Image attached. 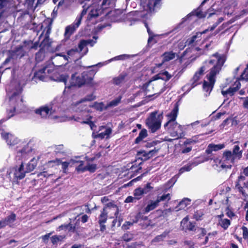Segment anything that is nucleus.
Instances as JSON below:
<instances>
[{"label":"nucleus","mask_w":248,"mask_h":248,"mask_svg":"<svg viewBox=\"0 0 248 248\" xmlns=\"http://www.w3.org/2000/svg\"><path fill=\"white\" fill-rule=\"evenodd\" d=\"M26 28L35 33L37 35L38 32L42 30V32L39 37V40L43 38V40L39 44V41L33 42V41H25L23 47L29 50H36L40 47L39 51L36 54V58L38 59L40 55L44 53L47 50L50 46L51 42L49 36L51 30V23L49 21H45L41 24H36L34 22H30L26 25Z\"/></svg>","instance_id":"nucleus-1"},{"label":"nucleus","mask_w":248,"mask_h":248,"mask_svg":"<svg viewBox=\"0 0 248 248\" xmlns=\"http://www.w3.org/2000/svg\"><path fill=\"white\" fill-rule=\"evenodd\" d=\"M25 84V82L24 81L15 79L11 81L7 88L9 105L11 108L8 110V119L13 116L16 111L20 112L24 108L23 99L21 94Z\"/></svg>","instance_id":"nucleus-2"},{"label":"nucleus","mask_w":248,"mask_h":248,"mask_svg":"<svg viewBox=\"0 0 248 248\" xmlns=\"http://www.w3.org/2000/svg\"><path fill=\"white\" fill-rule=\"evenodd\" d=\"M65 87L63 91L65 96L64 105L69 112H77L78 110V98L77 93L78 91V74H73L69 79L64 83Z\"/></svg>","instance_id":"nucleus-3"},{"label":"nucleus","mask_w":248,"mask_h":248,"mask_svg":"<svg viewBox=\"0 0 248 248\" xmlns=\"http://www.w3.org/2000/svg\"><path fill=\"white\" fill-rule=\"evenodd\" d=\"M224 57L222 55H220L218 53H216L212 55L209 60L206 61L203 63V65L200 68L199 70L195 73L193 78L190 81V84H188L184 87V88H187V90L189 91L192 88L195 87L198 84V81L200 79L202 76L204 74V72L209 68H211L214 66V65L217 64L220 60H224Z\"/></svg>","instance_id":"nucleus-4"},{"label":"nucleus","mask_w":248,"mask_h":248,"mask_svg":"<svg viewBox=\"0 0 248 248\" xmlns=\"http://www.w3.org/2000/svg\"><path fill=\"white\" fill-rule=\"evenodd\" d=\"M54 71V67L53 64H46L34 73L33 79H38L43 81H47L50 79L57 82L65 83L67 80L66 76L58 73L53 74Z\"/></svg>","instance_id":"nucleus-5"},{"label":"nucleus","mask_w":248,"mask_h":248,"mask_svg":"<svg viewBox=\"0 0 248 248\" xmlns=\"http://www.w3.org/2000/svg\"><path fill=\"white\" fill-rule=\"evenodd\" d=\"M65 96H57L52 102L51 106H45L35 110V113L42 118H46L53 114L61 111L64 109Z\"/></svg>","instance_id":"nucleus-6"},{"label":"nucleus","mask_w":248,"mask_h":248,"mask_svg":"<svg viewBox=\"0 0 248 248\" xmlns=\"http://www.w3.org/2000/svg\"><path fill=\"white\" fill-rule=\"evenodd\" d=\"M225 61V59L220 60L217 64L214 65V66L211 68L209 74L207 75L208 81H204L203 84V90L206 92V96L209 95L212 91L216 81V76L219 73Z\"/></svg>","instance_id":"nucleus-7"},{"label":"nucleus","mask_w":248,"mask_h":248,"mask_svg":"<svg viewBox=\"0 0 248 248\" xmlns=\"http://www.w3.org/2000/svg\"><path fill=\"white\" fill-rule=\"evenodd\" d=\"M156 78L155 77L153 78L151 80L152 84L157 83V86H154L155 94V97H156L163 92H164L167 88L170 87L168 85H165L166 81L169 80L172 76L167 71H164L162 73H159L156 76Z\"/></svg>","instance_id":"nucleus-8"},{"label":"nucleus","mask_w":248,"mask_h":248,"mask_svg":"<svg viewBox=\"0 0 248 248\" xmlns=\"http://www.w3.org/2000/svg\"><path fill=\"white\" fill-rule=\"evenodd\" d=\"M157 114V111L152 112L146 120V124L152 133L155 132L161 127L163 119L162 113Z\"/></svg>","instance_id":"nucleus-9"},{"label":"nucleus","mask_w":248,"mask_h":248,"mask_svg":"<svg viewBox=\"0 0 248 248\" xmlns=\"http://www.w3.org/2000/svg\"><path fill=\"white\" fill-rule=\"evenodd\" d=\"M140 1L141 4L142 5L144 10L146 11V13L145 14L144 12L135 11L130 12V15L144 17L147 13L154 11L156 8H158L160 6L161 0H140Z\"/></svg>","instance_id":"nucleus-10"},{"label":"nucleus","mask_w":248,"mask_h":248,"mask_svg":"<svg viewBox=\"0 0 248 248\" xmlns=\"http://www.w3.org/2000/svg\"><path fill=\"white\" fill-rule=\"evenodd\" d=\"M110 210L114 211V213L110 214V218H117L119 214V209L116 205L113 202H110L106 205V206L104 207L103 210L101 211L100 215L98 217V223H106L108 218V213L110 212Z\"/></svg>","instance_id":"nucleus-11"},{"label":"nucleus","mask_w":248,"mask_h":248,"mask_svg":"<svg viewBox=\"0 0 248 248\" xmlns=\"http://www.w3.org/2000/svg\"><path fill=\"white\" fill-rule=\"evenodd\" d=\"M101 156V154L98 153L93 157H86V162L81 160H78V171L86 170L93 173L97 169V165L94 161Z\"/></svg>","instance_id":"nucleus-12"},{"label":"nucleus","mask_w":248,"mask_h":248,"mask_svg":"<svg viewBox=\"0 0 248 248\" xmlns=\"http://www.w3.org/2000/svg\"><path fill=\"white\" fill-rule=\"evenodd\" d=\"M98 69H92L84 71L81 74V78L78 81V87L86 84L90 87H95L99 85V83L93 81L94 77Z\"/></svg>","instance_id":"nucleus-13"},{"label":"nucleus","mask_w":248,"mask_h":248,"mask_svg":"<svg viewBox=\"0 0 248 248\" xmlns=\"http://www.w3.org/2000/svg\"><path fill=\"white\" fill-rule=\"evenodd\" d=\"M164 127L169 130L173 131L171 132V135L175 139H179L181 137V133L182 132V127L179 124L175 121H168L164 124Z\"/></svg>","instance_id":"nucleus-14"},{"label":"nucleus","mask_w":248,"mask_h":248,"mask_svg":"<svg viewBox=\"0 0 248 248\" xmlns=\"http://www.w3.org/2000/svg\"><path fill=\"white\" fill-rule=\"evenodd\" d=\"M93 38L94 39L81 40L78 44V59L81 58L84 55H86L88 48L87 46L89 45L93 46L96 43V40L98 38L97 36H94Z\"/></svg>","instance_id":"nucleus-15"},{"label":"nucleus","mask_w":248,"mask_h":248,"mask_svg":"<svg viewBox=\"0 0 248 248\" xmlns=\"http://www.w3.org/2000/svg\"><path fill=\"white\" fill-rule=\"evenodd\" d=\"M235 159L232 155V152L226 151L224 152L221 160H220L219 164L222 169H231L232 164H233Z\"/></svg>","instance_id":"nucleus-16"},{"label":"nucleus","mask_w":248,"mask_h":248,"mask_svg":"<svg viewBox=\"0 0 248 248\" xmlns=\"http://www.w3.org/2000/svg\"><path fill=\"white\" fill-rule=\"evenodd\" d=\"M158 150L154 148V149L148 152L145 151H139L136 157L138 160H140L142 161H146L154 155L157 152Z\"/></svg>","instance_id":"nucleus-17"},{"label":"nucleus","mask_w":248,"mask_h":248,"mask_svg":"<svg viewBox=\"0 0 248 248\" xmlns=\"http://www.w3.org/2000/svg\"><path fill=\"white\" fill-rule=\"evenodd\" d=\"M157 83L152 84L151 80H150L148 82L144 84L142 87V91L145 93V95L148 98H150L152 96H155V89L154 88V86H157Z\"/></svg>","instance_id":"nucleus-18"},{"label":"nucleus","mask_w":248,"mask_h":248,"mask_svg":"<svg viewBox=\"0 0 248 248\" xmlns=\"http://www.w3.org/2000/svg\"><path fill=\"white\" fill-rule=\"evenodd\" d=\"M1 135L2 138L6 140L9 146H14L18 144L19 140L14 135L7 132H1Z\"/></svg>","instance_id":"nucleus-19"},{"label":"nucleus","mask_w":248,"mask_h":248,"mask_svg":"<svg viewBox=\"0 0 248 248\" xmlns=\"http://www.w3.org/2000/svg\"><path fill=\"white\" fill-rule=\"evenodd\" d=\"M188 216L184 217L181 221V227L183 230L193 231L195 230V222L188 221Z\"/></svg>","instance_id":"nucleus-20"},{"label":"nucleus","mask_w":248,"mask_h":248,"mask_svg":"<svg viewBox=\"0 0 248 248\" xmlns=\"http://www.w3.org/2000/svg\"><path fill=\"white\" fill-rule=\"evenodd\" d=\"M26 173L27 172L26 171L25 165L23 163H22L19 166H16L14 168V174L15 177L17 179H23L25 176Z\"/></svg>","instance_id":"nucleus-21"},{"label":"nucleus","mask_w":248,"mask_h":248,"mask_svg":"<svg viewBox=\"0 0 248 248\" xmlns=\"http://www.w3.org/2000/svg\"><path fill=\"white\" fill-rule=\"evenodd\" d=\"M240 86L241 83L240 81L237 80L234 82L233 85L232 87H230L228 90L226 91L222 90L221 93L224 96L227 94H229L230 95L232 96L240 88Z\"/></svg>","instance_id":"nucleus-22"},{"label":"nucleus","mask_w":248,"mask_h":248,"mask_svg":"<svg viewBox=\"0 0 248 248\" xmlns=\"http://www.w3.org/2000/svg\"><path fill=\"white\" fill-rule=\"evenodd\" d=\"M76 163V162L75 160L72 159L68 161L63 162L62 163V168L64 170H65L68 167H71ZM52 163L58 165L61 163V162L60 159H55L48 161L47 164L48 166H50Z\"/></svg>","instance_id":"nucleus-23"},{"label":"nucleus","mask_w":248,"mask_h":248,"mask_svg":"<svg viewBox=\"0 0 248 248\" xmlns=\"http://www.w3.org/2000/svg\"><path fill=\"white\" fill-rule=\"evenodd\" d=\"M208 31V29H206L202 32H198L190 38H188L186 42V46H192L194 43H197L201 39V36L202 34L205 33Z\"/></svg>","instance_id":"nucleus-24"},{"label":"nucleus","mask_w":248,"mask_h":248,"mask_svg":"<svg viewBox=\"0 0 248 248\" xmlns=\"http://www.w3.org/2000/svg\"><path fill=\"white\" fill-rule=\"evenodd\" d=\"M30 151L31 149L29 148L28 146H25L21 149H18L16 156V159L20 160L26 158L27 154Z\"/></svg>","instance_id":"nucleus-25"},{"label":"nucleus","mask_w":248,"mask_h":248,"mask_svg":"<svg viewBox=\"0 0 248 248\" xmlns=\"http://www.w3.org/2000/svg\"><path fill=\"white\" fill-rule=\"evenodd\" d=\"M78 27V21H75L73 24L67 26L65 28L64 36L66 38H69L70 36L76 31Z\"/></svg>","instance_id":"nucleus-26"},{"label":"nucleus","mask_w":248,"mask_h":248,"mask_svg":"<svg viewBox=\"0 0 248 248\" xmlns=\"http://www.w3.org/2000/svg\"><path fill=\"white\" fill-rule=\"evenodd\" d=\"M158 205L159 203L156 199L155 200H150L148 202L146 206L143 209V213H148L149 212L155 209Z\"/></svg>","instance_id":"nucleus-27"},{"label":"nucleus","mask_w":248,"mask_h":248,"mask_svg":"<svg viewBox=\"0 0 248 248\" xmlns=\"http://www.w3.org/2000/svg\"><path fill=\"white\" fill-rule=\"evenodd\" d=\"M102 129H105V131L98 134L95 136V138H99L101 139L104 138L108 139L109 138V135L112 132V129L110 128H106L105 126H102L100 127L99 130H101Z\"/></svg>","instance_id":"nucleus-28"},{"label":"nucleus","mask_w":248,"mask_h":248,"mask_svg":"<svg viewBox=\"0 0 248 248\" xmlns=\"http://www.w3.org/2000/svg\"><path fill=\"white\" fill-rule=\"evenodd\" d=\"M88 9L90 18L97 17L99 16L100 9H99L98 7H96V5H95L94 4L90 6H88Z\"/></svg>","instance_id":"nucleus-29"},{"label":"nucleus","mask_w":248,"mask_h":248,"mask_svg":"<svg viewBox=\"0 0 248 248\" xmlns=\"http://www.w3.org/2000/svg\"><path fill=\"white\" fill-rule=\"evenodd\" d=\"M225 145L223 144H210L206 150V153L207 154H210L213 151H217L224 148Z\"/></svg>","instance_id":"nucleus-30"},{"label":"nucleus","mask_w":248,"mask_h":248,"mask_svg":"<svg viewBox=\"0 0 248 248\" xmlns=\"http://www.w3.org/2000/svg\"><path fill=\"white\" fill-rule=\"evenodd\" d=\"M37 160L35 158L31 159L30 161L25 165L26 171L29 173L32 171L36 167Z\"/></svg>","instance_id":"nucleus-31"},{"label":"nucleus","mask_w":248,"mask_h":248,"mask_svg":"<svg viewBox=\"0 0 248 248\" xmlns=\"http://www.w3.org/2000/svg\"><path fill=\"white\" fill-rule=\"evenodd\" d=\"M191 200L188 198H184L182 201H181L178 205L175 207V210L178 211L180 210L185 209L187 206L190 204Z\"/></svg>","instance_id":"nucleus-32"},{"label":"nucleus","mask_w":248,"mask_h":248,"mask_svg":"<svg viewBox=\"0 0 248 248\" xmlns=\"http://www.w3.org/2000/svg\"><path fill=\"white\" fill-rule=\"evenodd\" d=\"M243 151L240 150V147L238 145L233 147L232 155L235 159H240L242 156Z\"/></svg>","instance_id":"nucleus-33"},{"label":"nucleus","mask_w":248,"mask_h":248,"mask_svg":"<svg viewBox=\"0 0 248 248\" xmlns=\"http://www.w3.org/2000/svg\"><path fill=\"white\" fill-rule=\"evenodd\" d=\"M178 107L175 105L171 111L167 115L168 121H175L178 115Z\"/></svg>","instance_id":"nucleus-34"},{"label":"nucleus","mask_w":248,"mask_h":248,"mask_svg":"<svg viewBox=\"0 0 248 248\" xmlns=\"http://www.w3.org/2000/svg\"><path fill=\"white\" fill-rule=\"evenodd\" d=\"M126 77V74L125 73H122L118 77L113 78V83L116 85H120L125 81V78Z\"/></svg>","instance_id":"nucleus-35"},{"label":"nucleus","mask_w":248,"mask_h":248,"mask_svg":"<svg viewBox=\"0 0 248 248\" xmlns=\"http://www.w3.org/2000/svg\"><path fill=\"white\" fill-rule=\"evenodd\" d=\"M76 228L75 226H73V225L70 223L68 224H63L57 228V231H61L62 230H68L69 231L73 232L75 231Z\"/></svg>","instance_id":"nucleus-36"},{"label":"nucleus","mask_w":248,"mask_h":248,"mask_svg":"<svg viewBox=\"0 0 248 248\" xmlns=\"http://www.w3.org/2000/svg\"><path fill=\"white\" fill-rule=\"evenodd\" d=\"M175 53L172 51L166 52L163 55V62H168L175 58Z\"/></svg>","instance_id":"nucleus-37"},{"label":"nucleus","mask_w":248,"mask_h":248,"mask_svg":"<svg viewBox=\"0 0 248 248\" xmlns=\"http://www.w3.org/2000/svg\"><path fill=\"white\" fill-rule=\"evenodd\" d=\"M147 136V131L145 129H142L139 134L138 137L135 139V143L136 144L139 143L143 139L145 138Z\"/></svg>","instance_id":"nucleus-38"},{"label":"nucleus","mask_w":248,"mask_h":248,"mask_svg":"<svg viewBox=\"0 0 248 248\" xmlns=\"http://www.w3.org/2000/svg\"><path fill=\"white\" fill-rule=\"evenodd\" d=\"M170 233L169 231H165L160 235L156 236L153 240V242H160L163 241L164 239Z\"/></svg>","instance_id":"nucleus-39"},{"label":"nucleus","mask_w":248,"mask_h":248,"mask_svg":"<svg viewBox=\"0 0 248 248\" xmlns=\"http://www.w3.org/2000/svg\"><path fill=\"white\" fill-rule=\"evenodd\" d=\"M64 237L63 235H54L50 238V239L53 245H57L59 242L63 240Z\"/></svg>","instance_id":"nucleus-40"},{"label":"nucleus","mask_w":248,"mask_h":248,"mask_svg":"<svg viewBox=\"0 0 248 248\" xmlns=\"http://www.w3.org/2000/svg\"><path fill=\"white\" fill-rule=\"evenodd\" d=\"M230 220L226 218H220L218 221V224L224 230H226L230 225Z\"/></svg>","instance_id":"nucleus-41"},{"label":"nucleus","mask_w":248,"mask_h":248,"mask_svg":"<svg viewBox=\"0 0 248 248\" xmlns=\"http://www.w3.org/2000/svg\"><path fill=\"white\" fill-rule=\"evenodd\" d=\"M145 25L146 27V29H147V31H148V33L149 36L148 40V44H150L152 43H156V41L154 40V37L156 36V35H154V33L151 31L148 27L147 24H145Z\"/></svg>","instance_id":"nucleus-42"},{"label":"nucleus","mask_w":248,"mask_h":248,"mask_svg":"<svg viewBox=\"0 0 248 248\" xmlns=\"http://www.w3.org/2000/svg\"><path fill=\"white\" fill-rule=\"evenodd\" d=\"M16 216L15 214H12L6 217L4 220L6 225H10L16 220Z\"/></svg>","instance_id":"nucleus-43"},{"label":"nucleus","mask_w":248,"mask_h":248,"mask_svg":"<svg viewBox=\"0 0 248 248\" xmlns=\"http://www.w3.org/2000/svg\"><path fill=\"white\" fill-rule=\"evenodd\" d=\"M129 58V56L127 54H123L121 55H119L117 56H116L112 59H109L108 60V61L106 62V63H108V62H111L113 61H119V60H123L126 59H128Z\"/></svg>","instance_id":"nucleus-44"},{"label":"nucleus","mask_w":248,"mask_h":248,"mask_svg":"<svg viewBox=\"0 0 248 248\" xmlns=\"http://www.w3.org/2000/svg\"><path fill=\"white\" fill-rule=\"evenodd\" d=\"M194 165L193 163H188L179 170V174H181L185 171H190Z\"/></svg>","instance_id":"nucleus-45"},{"label":"nucleus","mask_w":248,"mask_h":248,"mask_svg":"<svg viewBox=\"0 0 248 248\" xmlns=\"http://www.w3.org/2000/svg\"><path fill=\"white\" fill-rule=\"evenodd\" d=\"M141 189L142 193L144 195L150 193L153 190V187L151 186L150 183H148L143 187H141Z\"/></svg>","instance_id":"nucleus-46"},{"label":"nucleus","mask_w":248,"mask_h":248,"mask_svg":"<svg viewBox=\"0 0 248 248\" xmlns=\"http://www.w3.org/2000/svg\"><path fill=\"white\" fill-rule=\"evenodd\" d=\"M170 199V194H163L161 196H158L156 198V200L159 203L161 202L169 201Z\"/></svg>","instance_id":"nucleus-47"},{"label":"nucleus","mask_w":248,"mask_h":248,"mask_svg":"<svg viewBox=\"0 0 248 248\" xmlns=\"http://www.w3.org/2000/svg\"><path fill=\"white\" fill-rule=\"evenodd\" d=\"M143 195V194L142 193V192L141 191V187L137 188L134 190V196L136 198L137 200L140 199Z\"/></svg>","instance_id":"nucleus-48"},{"label":"nucleus","mask_w":248,"mask_h":248,"mask_svg":"<svg viewBox=\"0 0 248 248\" xmlns=\"http://www.w3.org/2000/svg\"><path fill=\"white\" fill-rule=\"evenodd\" d=\"M122 97L119 96L116 99L111 101L108 104V106L109 107L117 106L121 102Z\"/></svg>","instance_id":"nucleus-49"},{"label":"nucleus","mask_w":248,"mask_h":248,"mask_svg":"<svg viewBox=\"0 0 248 248\" xmlns=\"http://www.w3.org/2000/svg\"><path fill=\"white\" fill-rule=\"evenodd\" d=\"M200 121H196L190 124L187 125V128L188 129H196L200 125Z\"/></svg>","instance_id":"nucleus-50"},{"label":"nucleus","mask_w":248,"mask_h":248,"mask_svg":"<svg viewBox=\"0 0 248 248\" xmlns=\"http://www.w3.org/2000/svg\"><path fill=\"white\" fill-rule=\"evenodd\" d=\"M147 217L144 216L141 213H139L135 217V219L134 222L138 223L140 220H147Z\"/></svg>","instance_id":"nucleus-51"},{"label":"nucleus","mask_w":248,"mask_h":248,"mask_svg":"<svg viewBox=\"0 0 248 248\" xmlns=\"http://www.w3.org/2000/svg\"><path fill=\"white\" fill-rule=\"evenodd\" d=\"M95 97L93 94H91L87 95L84 99H82L80 101H78V104L85 101H91L95 99Z\"/></svg>","instance_id":"nucleus-52"},{"label":"nucleus","mask_w":248,"mask_h":248,"mask_svg":"<svg viewBox=\"0 0 248 248\" xmlns=\"http://www.w3.org/2000/svg\"><path fill=\"white\" fill-rule=\"evenodd\" d=\"M224 18L223 17L219 18L217 21L216 23H215L211 27L207 29H208V31H211L214 30L218 26V25L220 24L221 22H222Z\"/></svg>","instance_id":"nucleus-53"},{"label":"nucleus","mask_w":248,"mask_h":248,"mask_svg":"<svg viewBox=\"0 0 248 248\" xmlns=\"http://www.w3.org/2000/svg\"><path fill=\"white\" fill-rule=\"evenodd\" d=\"M236 188L238 189L239 192H240L245 198L248 196L247 194L245 192V190L243 187H242L239 184H237L236 186Z\"/></svg>","instance_id":"nucleus-54"},{"label":"nucleus","mask_w":248,"mask_h":248,"mask_svg":"<svg viewBox=\"0 0 248 248\" xmlns=\"http://www.w3.org/2000/svg\"><path fill=\"white\" fill-rule=\"evenodd\" d=\"M243 230V236L245 239L248 240V229L246 227L243 226L242 227Z\"/></svg>","instance_id":"nucleus-55"},{"label":"nucleus","mask_w":248,"mask_h":248,"mask_svg":"<svg viewBox=\"0 0 248 248\" xmlns=\"http://www.w3.org/2000/svg\"><path fill=\"white\" fill-rule=\"evenodd\" d=\"M203 214L202 212L198 211L195 213L194 215V218L196 219L197 220H199L201 219V218Z\"/></svg>","instance_id":"nucleus-56"},{"label":"nucleus","mask_w":248,"mask_h":248,"mask_svg":"<svg viewBox=\"0 0 248 248\" xmlns=\"http://www.w3.org/2000/svg\"><path fill=\"white\" fill-rule=\"evenodd\" d=\"M52 233V232H50L42 236V240L45 243H47L48 242L49 238Z\"/></svg>","instance_id":"nucleus-57"},{"label":"nucleus","mask_w":248,"mask_h":248,"mask_svg":"<svg viewBox=\"0 0 248 248\" xmlns=\"http://www.w3.org/2000/svg\"><path fill=\"white\" fill-rule=\"evenodd\" d=\"M137 201V200L135 197L128 196L126 198L125 200V202H136Z\"/></svg>","instance_id":"nucleus-58"},{"label":"nucleus","mask_w":248,"mask_h":248,"mask_svg":"<svg viewBox=\"0 0 248 248\" xmlns=\"http://www.w3.org/2000/svg\"><path fill=\"white\" fill-rule=\"evenodd\" d=\"M192 14L195 15L197 16L200 17V18L204 17L206 16V15H205V14H203L202 12H201V11H199V10H198L197 11L193 12Z\"/></svg>","instance_id":"nucleus-59"},{"label":"nucleus","mask_w":248,"mask_h":248,"mask_svg":"<svg viewBox=\"0 0 248 248\" xmlns=\"http://www.w3.org/2000/svg\"><path fill=\"white\" fill-rule=\"evenodd\" d=\"M135 222L134 221L133 222L130 221H126L123 225L122 228L124 229L127 230L129 229V227L130 226L132 225Z\"/></svg>","instance_id":"nucleus-60"},{"label":"nucleus","mask_w":248,"mask_h":248,"mask_svg":"<svg viewBox=\"0 0 248 248\" xmlns=\"http://www.w3.org/2000/svg\"><path fill=\"white\" fill-rule=\"evenodd\" d=\"M55 148V152L56 153H60L62 152V151L63 149V147L62 145H59L57 146H55L54 147Z\"/></svg>","instance_id":"nucleus-61"},{"label":"nucleus","mask_w":248,"mask_h":248,"mask_svg":"<svg viewBox=\"0 0 248 248\" xmlns=\"http://www.w3.org/2000/svg\"><path fill=\"white\" fill-rule=\"evenodd\" d=\"M81 123L88 124L92 130H94V127H96L92 121H83Z\"/></svg>","instance_id":"nucleus-62"},{"label":"nucleus","mask_w":248,"mask_h":248,"mask_svg":"<svg viewBox=\"0 0 248 248\" xmlns=\"http://www.w3.org/2000/svg\"><path fill=\"white\" fill-rule=\"evenodd\" d=\"M196 142V141L192 139H187L186 141H184V144L186 146L187 145H189L192 143H194Z\"/></svg>","instance_id":"nucleus-63"},{"label":"nucleus","mask_w":248,"mask_h":248,"mask_svg":"<svg viewBox=\"0 0 248 248\" xmlns=\"http://www.w3.org/2000/svg\"><path fill=\"white\" fill-rule=\"evenodd\" d=\"M77 52H78V50L77 48L72 49L67 52V55H68V57L72 56L73 55L76 54L77 53Z\"/></svg>","instance_id":"nucleus-64"}]
</instances>
